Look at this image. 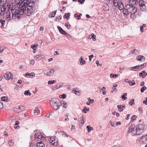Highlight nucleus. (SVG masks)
I'll use <instances>...</instances> for the list:
<instances>
[{
    "label": "nucleus",
    "mask_w": 147,
    "mask_h": 147,
    "mask_svg": "<svg viewBox=\"0 0 147 147\" xmlns=\"http://www.w3.org/2000/svg\"><path fill=\"white\" fill-rule=\"evenodd\" d=\"M117 6L118 7V8L120 10H123L124 7L123 4L121 2H119L118 5Z\"/></svg>",
    "instance_id": "nucleus-17"
},
{
    "label": "nucleus",
    "mask_w": 147,
    "mask_h": 147,
    "mask_svg": "<svg viewBox=\"0 0 147 147\" xmlns=\"http://www.w3.org/2000/svg\"><path fill=\"white\" fill-rule=\"evenodd\" d=\"M127 95V93H124L123 94L121 98L122 99H124V100H125L127 99V98L125 96H126Z\"/></svg>",
    "instance_id": "nucleus-41"
},
{
    "label": "nucleus",
    "mask_w": 147,
    "mask_h": 147,
    "mask_svg": "<svg viewBox=\"0 0 147 147\" xmlns=\"http://www.w3.org/2000/svg\"><path fill=\"white\" fill-rule=\"evenodd\" d=\"M3 15L5 18V19L6 20L9 21L12 20L11 18V13L8 10L6 13H4Z\"/></svg>",
    "instance_id": "nucleus-9"
},
{
    "label": "nucleus",
    "mask_w": 147,
    "mask_h": 147,
    "mask_svg": "<svg viewBox=\"0 0 147 147\" xmlns=\"http://www.w3.org/2000/svg\"><path fill=\"white\" fill-rule=\"evenodd\" d=\"M38 107H36V109L34 111V113H36L37 115L38 114L40 113V111L38 110Z\"/></svg>",
    "instance_id": "nucleus-42"
},
{
    "label": "nucleus",
    "mask_w": 147,
    "mask_h": 147,
    "mask_svg": "<svg viewBox=\"0 0 147 147\" xmlns=\"http://www.w3.org/2000/svg\"><path fill=\"white\" fill-rule=\"evenodd\" d=\"M117 107L118 108V110L120 112H122L123 111V109L122 107H121V105H117Z\"/></svg>",
    "instance_id": "nucleus-39"
},
{
    "label": "nucleus",
    "mask_w": 147,
    "mask_h": 147,
    "mask_svg": "<svg viewBox=\"0 0 147 147\" xmlns=\"http://www.w3.org/2000/svg\"><path fill=\"white\" fill-rule=\"evenodd\" d=\"M129 103L131 106H132L133 105H134L135 104L134 99H132L131 101L129 102Z\"/></svg>",
    "instance_id": "nucleus-40"
},
{
    "label": "nucleus",
    "mask_w": 147,
    "mask_h": 147,
    "mask_svg": "<svg viewBox=\"0 0 147 147\" xmlns=\"http://www.w3.org/2000/svg\"><path fill=\"white\" fill-rule=\"evenodd\" d=\"M140 9L142 11H144L146 10V6L145 5H143L140 6Z\"/></svg>",
    "instance_id": "nucleus-35"
},
{
    "label": "nucleus",
    "mask_w": 147,
    "mask_h": 147,
    "mask_svg": "<svg viewBox=\"0 0 147 147\" xmlns=\"http://www.w3.org/2000/svg\"><path fill=\"white\" fill-rule=\"evenodd\" d=\"M146 89V87L144 86L143 87H142L140 90V92H143L144 90H145Z\"/></svg>",
    "instance_id": "nucleus-44"
},
{
    "label": "nucleus",
    "mask_w": 147,
    "mask_h": 147,
    "mask_svg": "<svg viewBox=\"0 0 147 147\" xmlns=\"http://www.w3.org/2000/svg\"><path fill=\"white\" fill-rule=\"evenodd\" d=\"M146 25L145 24H143L142 26H141L140 27V30L141 32H143L144 31V27H145Z\"/></svg>",
    "instance_id": "nucleus-37"
},
{
    "label": "nucleus",
    "mask_w": 147,
    "mask_h": 147,
    "mask_svg": "<svg viewBox=\"0 0 147 147\" xmlns=\"http://www.w3.org/2000/svg\"><path fill=\"white\" fill-rule=\"evenodd\" d=\"M56 12V11L52 12V13L51 14V17H53L55 16Z\"/></svg>",
    "instance_id": "nucleus-48"
},
{
    "label": "nucleus",
    "mask_w": 147,
    "mask_h": 147,
    "mask_svg": "<svg viewBox=\"0 0 147 147\" xmlns=\"http://www.w3.org/2000/svg\"><path fill=\"white\" fill-rule=\"evenodd\" d=\"M35 6V3L34 2H33L32 3L31 2L29 3L28 6H30L31 7L32 9H34V7Z\"/></svg>",
    "instance_id": "nucleus-27"
},
{
    "label": "nucleus",
    "mask_w": 147,
    "mask_h": 147,
    "mask_svg": "<svg viewBox=\"0 0 147 147\" xmlns=\"http://www.w3.org/2000/svg\"><path fill=\"white\" fill-rule=\"evenodd\" d=\"M1 100L3 101L6 102L9 101L8 98L7 96H3L1 97Z\"/></svg>",
    "instance_id": "nucleus-28"
},
{
    "label": "nucleus",
    "mask_w": 147,
    "mask_h": 147,
    "mask_svg": "<svg viewBox=\"0 0 147 147\" xmlns=\"http://www.w3.org/2000/svg\"><path fill=\"white\" fill-rule=\"evenodd\" d=\"M54 71L52 69L45 70L44 73L48 76H50L52 74H53Z\"/></svg>",
    "instance_id": "nucleus-15"
},
{
    "label": "nucleus",
    "mask_w": 147,
    "mask_h": 147,
    "mask_svg": "<svg viewBox=\"0 0 147 147\" xmlns=\"http://www.w3.org/2000/svg\"><path fill=\"white\" fill-rule=\"evenodd\" d=\"M140 51L138 50L135 49L132 50L129 53V55L132 57H134L139 53Z\"/></svg>",
    "instance_id": "nucleus-11"
},
{
    "label": "nucleus",
    "mask_w": 147,
    "mask_h": 147,
    "mask_svg": "<svg viewBox=\"0 0 147 147\" xmlns=\"http://www.w3.org/2000/svg\"><path fill=\"white\" fill-rule=\"evenodd\" d=\"M6 0H0V5L2 7H5L7 5L6 4Z\"/></svg>",
    "instance_id": "nucleus-16"
},
{
    "label": "nucleus",
    "mask_w": 147,
    "mask_h": 147,
    "mask_svg": "<svg viewBox=\"0 0 147 147\" xmlns=\"http://www.w3.org/2000/svg\"><path fill=\"white\" fill-rule=\"evenodd\" d=\"M4 77L5 79L7 80L11 79L12 80L13 75L11 73L7 72L4 75Z\"/></svg>",
    "instance_id": "nucleus-12"
},
{
    "label": "nucleus",
    "mask_w": 147,
    "mask_h": 147,
    "mask_svg": "<svg viewBox=\"0 0 147 147\" xmlns=\"http://www.w3.org/2000/svg\"><path fill=\"white\" fill-rule=\"evenodd\" d=\"M113 4L115 7L118 5V3L120 2L119 0H113Z\"/></svg>",
    "instance_id": "nucleus-25"
},
{
    "label": "nucleus",
    "mask_w": 147,
    "mask_h": 147,
    "mask_svg": "<svg viewBox=\"0 0 147 147\" xmlns=\"http://www.w3.org/2000/svg\"><path fill=\"white\" fill-rule=\"evenodd\" d=\"M42 55L40 54L36 55L34 57V59L35 60H38L42 58Z\"/></svg>",
    "instance_id": "nucleus-24"
},
{
    "label": "nucleus",
    "mask_w": 147,
    "mask_h": 147,
    "mask_svg": "<svg viewBox=\"0 0 147 147\" xmlns=\"http://www.w3.org/2000/svg\"><path fill=\"white\" fill-rule=\"evenodd\" d=\"M74 16L78 20H80V19L81 18L77 14H75L74 15Z\"/></svg>",
    "instance_id": "nucleus-50"
},
{
    "label": "nucleus",
    "mask_w": 147,
    "mask_h": 147,
    "mask_svg": "<svg viewBox=\"0 0 147 147\" xmlns=\"http://www.w3.org/2000/svg\"><path fill=\"white\" fill-rule=\"evenodd\" d=\"M34 136L35 140L37 141H38L39 140H44L45 138L40 133L35 134Z\"/></svg>",
    "instance_id": "nucleus-10"
},
{
    "label": "nucleus",
    "mask_w": 147,
    "mask_h": 147,
    "mask_svg": "<svg viewBox=\"0 0 147 147\" xmlns=\"http://www.w3.org/2000/svg\"><path fill=\"white\" fill-rule=\"evenodd\" d=\"M65 26L68 29H69L70 27V25L69 24V25L67 23H65Z\"/></svg>",
    "instance_id": "nucleus-61"
},
{
    "label": "nucleus",
    "mask_w": 147,
    "mask_h": 147,
    "mask_svg": "<svg viewBox=\"0 0 147 147\" xmlns=\"http://www.w3.org/2000/svg\"><path fill=\"white\" fill-rule=\"evenodd\" d=\"M31 47L34 50L35 49V48H36V46L35 45H32L31 46Z\"/></svg>",
    "instance_id": "nucleus-64"
},
{
    "label": "nucleus",
    "mask_w": 147,
    "mask_h": 147,
    "mask_svg": "<svg viewBox=\"0 0 147 147\" xmlns=\"http://www.w3.org/2000/svg\"><path fill=\"white\" fill-rule=\"evenodd\" d=\"M119 76V75L117 74H111L110 75V77L111 78H117Z\"/></svg>",
    "instance_id": "nucleus-33"
},
{
    "label": "nucleus",
    "mask_w": 147,
    "mask_h": 147,
    "mask_svg": "<svg viewBox=\"0 0 147 147\" xmlns=\"http://www.w3.org/2000/svg\"><path fill=\"white\" fill-rule=\"evenodd\" d=\"M8 144L10 146H12L13 144H14V142H13V141L12 140H10L8 143Z\"/></svg>",
    "instance_id": "nucleus-45"
},
{
    "label": "nucleus",
    "mask_w": 147,
    "mask_h": 147,
    "mask_svg": "<svg viewBox=\"0 0 147 147\" xmlns=\"http://www.w3.org/2000/svg\"><path fill=\"white\" fill-rule=\"evenodd\" d=\"M28 76L34 77L35 76V74L34 72H33V73H31L30 74L29 73H26L25 75V77H27Z\"/></svg>",
    "instance_id": "nucleus-30"
},
{
    "label": "nucleus",
    "mask_w": 147,
    "mask_h": 147,
    "mask_svg": "<svg viewBox=\"0 0 147 147\" xmlns=\"http://www.w3.org/2000/svg\"><path fill=\"white\" fill-rule=\"evenodd\" d=\"M139 66L140 69H142L144 67V64L141 65H138Z\"/></svg>",
    "instance_id": "nucleus-52"
},
{
    "label": "nucleus",
    "mask_w": 147,
    "mask_h": 147,
    "mask_svg": "<svg viewBox=\"0 0 147 147\" xmlns=\"http://www.w3.org/2000/svg\"><path fill=\"white\" fill-rule=\"evenodd\" d=\"M58 140L57 138L55 137H51L50 139L49 142L52 145L57 146L58 144Z\"/></svg>",
    "instance_id": "nucleus-7"
},
{
    "label": "nucleus",
    "mask_w": 147,
    "mask_h": 147,
    "mask_svg": "<svg viewBox=\"0 0 147 147\" xmlns=\"http://www.w3.org/2000/svg\"><path fill=\"white\" fill-rule=\"evenodd\" d=\"M139 4L140 6L143 5H145L144 2L143 0H140L139 2Z\"/></svg>",
    "instance_id": "nucleus-38"
},
{
    "label": "nucleus",
    "mask_w": 147,
    "mask_h": 147,
    "mask_svg": "<svg viewBox=\"0 0 147 147\" xmlns=\"http://www.w3.org/2000/svg\"><path fill=\"white\" fill-rule=\"evenodd\" d=\"M130 70L132 71L133 70L134 71H137L140 69L139 67V66L138 65L134 67H131L130 68Z\"/></svg>",
    "instance_id": "nucleus-22"
},
{
    "label": "nucleus",
    "mask_w": 147,
    "mask_h": 147,
    "mask_svg": "<svg viewBox=\"0 0 147 147\" xmlns=\"http://www.w3.org/2000/svg\"><path fill=\"white\" fill-rule=\"evenodd\" d=\"M79 122L80 123H81L82 124H83L84 123V122L83 120V117H81L80 118Z\"/></svg>",
    "instance_id": "nucleus-34"
},
{
    "label": "nucleus",
    "mask_w": 147,
    "mask_h": 147,
    "mask_svg": "<svg viewBox=\"0 0 147 147\" xmlns=\"http://www.w3.org/2000/svg\"><path fill=\"white\" fill-rule=\"evenodd\" d=\"M24 94L25 95H29L30 96L31 95V94L30 92V90H28L24 92Z\"/></svg>",
    "instance_id": "nucleus-36"
},
{
    "label": "nucleus",
    "mask_w": 147,
    "mask_h": 147,
    "mask_svg": "<svg viewBox=\"0 0 147 147\" xmlns=\"http://www.w3.org/2000/svg\"><path fill=\"white\" fill-rule=\"evenodd\" d=\"M136 118H137V116L136 115H133L132 116L131 118L132 120H133V121H134L136 119Z\"/></svg>",
    "instance_id": "nucleus-53"
},
{
    "label": "nucleus",
    "mask_w": 147,
    "mask_h": 147,
    "mask_svg": "<svg viewBox=\"0 0 147 147\" xmlns=\"http://www.w3.org/2000/svg\"><path fill=\"white\" fill-rule=\"evenodd\" d=\"M140 141L142 144L147 143V135L142 136L140 139Z\"/></svg>",
    "instance_id": "nucleus-14"
},
{
    "label": "nucleus",
    "mask_w": 147,
    "mask_h": 147,
    "mask_svg": "<svg viewBox=\"0 0 147 147\" xmlns=\"http://www.w3.org/2000/svg\"><path fill=\"white\" fill-rule=\"evenodd\" d=\"M55 80H53V81H49L48 82V84H53L55 83Z\"/></svg>",
    "instance_id": "nucleus-47"
},
{
    "label": "nucleus",
    "mask_w": 147,
    "mask_h": 147,
    "mask_svg": "<svg viewBox=\"0 0 147 147\" xmlns=\"http://www.w3.org/2000/svg\"><path fill=\"white\" fill-rule=\"evenodd\" d=\"M20 9L18 7H13L11 10L12 13L11 19L15 21H18L20 19L21 16L22 14H20Z\"/></svg>",
    "instance_id": "nucleus-2"
},
{
    "label": "nucleus",
    "mask_w": 147,
    "mask_h": 147,
    "mask_svg": "<svg viewBox=\"0 0 147 147\" xmlns=\"http://www.w3.org/2000/svg\"><path fill=\"white\" fill-rule=\"evenodd\" d=\"M143 102L144 104H145L146 105H147V97L145 98V100L143 101Z\"/></svg>",
    "instance_id": "nucleus-56"
},
{
    "label": "nucleus",
    "mask_w": 147,
    "mask_h": 147,
    "mask_svg": "<svg viewBox=\"0 0 147 147\" xmlns=\"http://www.w3.org/2000/svg\"><path fill=\"white\" fill-rule=\"evenodd\" d=\"M3 107V105L2 102L0 101V109H2Z\"/></svg>",
    "instance_id": "nucleus-55"
},
{
    "label": "nucleus",
    "mask_w": 147,
    "mask_h": 147,
    "mask_svg": "<svg viewBox=\"0 0 147 147\" xmlns=\"http://www.w3.org/2000/svg\"><path fill=\"white\" fill-rule=\"evenodd\" d=\"M61 16H58L57 17L56 19L55 20L56 21H59V20H61Z\"/></svg>",
    "instance_id": "nucleus-46"
},
{
    "label": "nucleus",
    "mask_w": 147,
    "mask_h": 147,
    "mask_svg": "<svg viewBox=\"0 0 147 147\" xmlns=\"http://www.w3.org/2000/svg\"><path fill=\"white\" fill-rule=\"evenodd\" d=\"M78 1L80 2L81 4H82L84 3L85 0H78Z\"/></svg>",
    "instance_id": "nucleus-59"
},
{
    "label": "nucleus",
    "mask_w": 147,
    "mask_h": 147,
    "mask_svg": "<svg viewBox=\"0 0 147 147\" xmlns=\"http://www.w3.org/2000/svg\"><path fill=\"white\" fill-rule=\"evenodd\" d=\"M93 56H93V55H91L89 56V60L90 61H91V58H92L93 57Z\"/></svg>",
    "instance_id": "nucleus-63"
},
{
    "label": "nucleus",
    "mask_w": 147,
    "mask_h": 147,
    "mask_svg": "<svg viewBox=\"0 0 147 147\" xmlns=\"http://www.w3.org/2000/svg\"><path fill=\"white\" fill-rule=\"evenodd\" d=\"M23 107V106L21 105L16 106L14 108V110L15 112L18 113H20L23 111L22 108Z\"/></svg>",
    "instance_id": "nucleus-13"
},
{
    "label": "nucleus",
    "mask_w": 147,
    "mask_h": 147,
    "mask_svg": "<svg viewBox=\"0 0 147 147\" xmlns=\"http://www.w3.org/2000/svg\"><path fill=\"white\" fill-rule=\"evenodd\" d=\"M72 91L73 93L75 94H79L80 93L78 88L73 89L72 90Z\"/></svg>",
    "instance_id": "nucleus-26"
},
{
    "label": "nucleus",
    "mask_w": 147,
    "mask_h": 147,
    "mask_svg": "<svg viewBox=\"0 0 147 147\" xmlns=\"http://www.w3.org/2000/svg\"><path fill=\"white\" fill-rule=\"evenodd\" d=\"M137 10V8L132 4H126L125 5L123 11L124 14L127 16L129 14L128 13H136Z\"/></svg>",
    "instance_id": "nucleus-1"
},
{
    "label": "nucleus",
    "mask_w": 147,
    "mask_h": 147,
    "mask_svg": "<svg viewBox=\"0 0 147 147\" xmlns=\"http://www.w3.org/2000/svg\"><path fill=\"white\" fill-rule=\"evenodd\" d=\"M58 29H59V31L62 34L66 35V33L63 29L60 27L58 26Z\"/></svg>",
    "instance_id": "nucleus-21"
},
{
    "label": "nucleus",
    "mask_w": 147,
    "mask_h": 147,
    "mask_svg": "<svg viewBox=\"0 0 147 147\" xmlns=\"http://www.w3.org/2000/svg\"><path fill=\"white\" fill-rule=\"evenodd\" d=\"M147 73L145 71H142L141 72L139 73V76L143 78H145L147 75Z\"/></svg>",
    "instance_id": "nucleus-18"
},
{
    "label": "nucleus",
    "mask_w": 147,
    "mask_h": 147,
    "mask_svg": "<svg viewBox=\"0 0 147 147\" xmlns=\"http://www.w3.org/2000/svg\"><path fill=\"white\" fill-rule=\"evenodd\" d=\"M131 14L130 15V17L133 19H135L136 18V16L135 15V13H131Z\"/></svg>",
    "instance_id": "nucleus-43"
},
{
    "label": "nucleus",
    "mask_w": 147,
    "mask_h": 147,
    "mask_svg": "<svg viewBox=\"0 0 147 147\" xmlns=\"http://www.w3.org/2000/svg\"><path fill=\"white\" fill-rule=\"evenodd\" d=\"M136 132L134 133L136 135H140L142 134L144 131V125L142 124H138L136 127Z\"/></svg>",
    "instance_id": "nucleus-5"
},
{
    "label": "nucleus",
    "mask_w": 147,
    "mask_h": 147,
    "mask_svg": "<svg viewBox=\"0 0 147 147\" xmlns=\"http://www.w3.org/2000/svg\"><path fill=\"white\" fill-rule=\"evenodd\" d=\"M80 64L82 65L85 64L86 63V61L83 60V57L81 56L80 58Z\"/></svg>",
    "instance_id": "nucleus-23"
},
{
    "label": "nucleus",
    "mask_w": 147,
    "mask_h": 147,
    "mask_svg": "<svg viewBox=\"0 0 147 147\" xmlns=\"http://www.w3.org/2000/svg\"><path fill=\"white\" fill-rule=\"evenodd\" d=\"M20 14H23L24 13L27 16H30L32 14L33 9L30 6H26L24 8H20Z\"/></svg>",
    "instance_id": "nucleus-3"
},
{
    "label": "nucleus",
    "mask_w": 147,
    "mask_h": 147,
    "mask_svg": "<svg viewBox=\"0 0 147 147\" xmlns=\"http://www.w3.org/2000/svg\"><path fill=\"white\" fill-rule=\"evenodd\" d=\"M129 1L131 3L136 4V3H138V0H129Z\"/></svg>",
    "instance_id": "nucleus-32"
},
{
    "label": "nucleus",
    "mask_w": 147,
    "mask_h": 147,
    "mask_svg": "<svg viewBox=\"0 0 147 147\" xmlns=\"http://www.w3.org/2000/svg\"><path fill=\"white\" fill-rule=\"evenodd\" d=\"M36 145L37 147H45V146L44 144L41 141L38 142Z\"/></svg>",
    "instance_id": "nucleus-20"
},
{
    "label": "nucleus",
    "mask_w": 147,
    "mask_h": 147,
    "mask_svg": "<svg viewBox=\"0 0 147 147\" xmlns=\"http://www.w3.org/2000/svg\"><path fill=\"white\" fill-rule=\"evenodd\" d=\"M93 129V128L92 127H90L89 128H88V132H90L91 130Z\"/></svg>",
    "instance_id": "nucleus-57"
},
{
    "label": "nucleus",
    "mask_w": 147,
    "mask_h": 147,
    "mask_svg": "<svg viewBox=\"0 0 147 147\" xmlns=\"http://www.w3.org/2000/svg\"><path fill=\"white\" fill-rule=\"evenodd\" d=\"M19 1L17 2H18V5L20 6L19 8H24L28 6L29 1L28 0H19Z\"/></svg>",
    "instance_id": "nucleus-6"
},
{
    "label": "nucleus",
    "mask_w": 147,
    "mask_h": 147,
    "mask_svg": "<svg viewBox=\"0 0 147 147\" xmlns=\"http://www.w3.org/2000/svg\"><path fill=\"white\" fill-rule=\"evenodd\" d=\"M62 135L63 136L66 138H67L68 136V135L65 133L63 134Z\"/></svg>",
    "instance_id": "nucleus-60"
},
{
    "label": "nucleus",
    "mask_w": 147,
    "mask_h": 147,
    "mask_svg": "<svg viewBox=\"0 0 147 147\" xmlns=\"http://www.w3.org/2000/svg\"><path fill=\"white\" fill-rule=\"evenodd\" d=\"M134 131L136 132L135 125L134 124L131 125L129 127L128 132L129 133H132L133 135H136V134L134 133Z\"/></svg>",
    "instance_id": "nucleus-8"
},
{
    "label": "nucleus",
    "mask_w": 147,
    "mask_h": 147,
    "mask_svg": "<svg viewBox=\"0 0 147 147\" xmlns=\"http://www.w3.org/2000/svg\"><path fill=\"white\" fill-rule=\"evenodd\" d=\"M92 35H93V37H92V40L94 41H95L96 40V36L94 34L92 33Z\"/></svg>",
    "instance_id": "nucleus-54"
},
{
    "label": "nucleus",
    "mask_w": 147,
    "mask_h": 147,
    "mask_svg": "<svg viewBox=\"0 0 147 147\" xmlns=\"http://www.w3.org/2000/svg\"><path fill=\"white\" fill-rule=\"evenodd\" d=\"M4 49L3 47L0 46V53H2Z\"/></svg>",
    "instance_id": "nucleus-58"
},
{
    "label": "nucleus",
    "mask_w": 147,
    "mask_h": 147,
    "mask_svg": "<svg viewBox=\"0 0 147 147\" xmlns=\"http://www.w3.org/2000/svg\"><path fill=\"white\" fill-rule=\"evenodd\" d=\"M139 61H144L145 60V57L139 55L136 58Z\"/></svg>",
    "instance_id": "nucleus-19"
},
{
    "label": "nucleus",
    "mask_w": 147,
    "mask_h": 147,
    "mask_svg": "<svg viewBox=\"0 0 147 147\" xmlns=\"http://www.w3.org/2000/svg\"><path fill=\"white\" fill-rule=\"evenodd\" d=\"M62 105H63V107L64 108H66L67 107V103L66 102H64L63 103H62Z\"/></svg>",
    "instance_id": "nucleus-49"
},
{
    "label": "nucleus",
    "mask_w": 147,
    "mask_h": 147,
    "mask_svg": "<svg viewBox=\"0 0 147 147\" xmlns=\"http://www.w3.org/2000/svg\"><path fill=\"white\" fill-rule=\"evenodd\" d=\"M35 61L34 59H32L30 61V64L33 65Z\"/></svg>",
    "instance_id": "nucleus-62"
},
{
    "label": "nucleus",
    "mask_w": 147,
    "mask_h": 147,
    "mask_svg": "<svg viewBox=\"0 0 147 147\" xmlns=\"http://www.w3.org/2000/svg\"><path fill=\"white\" fill-rule=\"evenodd\" d=\"M59 98H66L65 95V94H63L62 95H60L59 96Z\"/></svg>",
    "instance_id": "nucleus-51"
},
{
    "label": "nucleus",
    "mask_w": 147,
    "mask_h": 147,
    "mask_svg": "<svg viewBox=\"0 0 147 147\" xmlns=\"http://www.w3.org/2000/svg\"><path fill=\"white\" fill-rule=\"evenodd\" d=\"M128 83L130 85L132 86L136 84V83L134 80H132L131 81H128Z\"/></svg>",
    "instance_id": "nucleus-31"
},
{
    "label": "nucleus",
    "mask_w": 147,
    "mask_h": 147,
    "mask_svg": "<svg viewBox=\"0 0 147 147\" xmlns=\"http://www.w3.org/2000/svg\"><path fill=\"white\" fill-rule=\"evenodd\" d=\"M0 22L1 24V28H4V26L5 24V21L4 20H0Z\"/></svg>",
    "instance_id": "nucleus-29"
},
{
    "label": "nucleus",
    "mask_w": 147,
    "mask_h": 147,
    "mask_svg": "<svg viewBox=\"0 0 147 147\" xmlns=\"http://www.w3.org/2000/svg\"><path fill=\"white\" fill-rule=\"evenodd\" d=\"M50 104L53 108L57 110L59 109L61 103L60 101L57 99H52L50 101Z\"/></svg>",
    "instance_id": "nucleus-4"
}]
</instances>
